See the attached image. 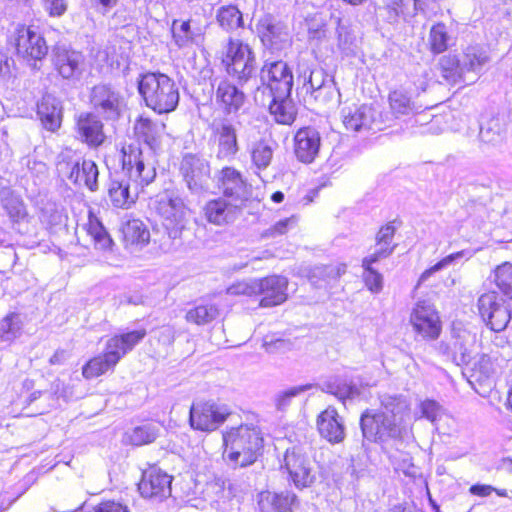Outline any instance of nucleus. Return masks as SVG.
I'll return each mask as SVG.
<instances>
[{
    "mask_svg": "<svg viewBox=\"0 0 512 512\" xmlns=\"http://www.w3.org/2000/svg\"><path fill=\"white\" fill-rule=\"evenodd\" d=\"M52 61L55 69L64 79H78L84 71V55L66 45H57L53 49Z\"/></svg>",
    "mask_w": 512,
    "mask_h": 512,
    "instance_id": "21",
    "label": "nucleus"
},
{
    "mask_svg": "<svg viewBox=\"0 0 512 512\" xmlns=\"http://www.w3.org/2000/svg\"><path fill=\"white\" fill-rule=\"evenodd\" d=\"M297 219L295 216L283 219L275 223L264 233L265 237H276L285 234L291 227L295 226Z\"/></svg>",
    "mask_w": 512,
    "mask_h": 512,
    "instance_id": "62",
    "label": "nucleus"
},
{
    "mask_svg": "<svg viewBox=\"0 0 512 512\" xmlns=\"http://www.w3.org/2000/svg\"><path fill=\"white\" fill-rule=\"evenodd\" d=\"M420 410L423 417L436 424L445 414V409L435 400L426 399L421 402Z\"/></svg>",
    "mask_w": 512,
    "mask_h": 512,
    "instance_id": "56",
    "label": "nucleus"
},
{
    "mask_svg": "<svg viewBox=\"0 0 512 512\" xmlns=\"http://www.w3.org/2000/svg\"><path fill=\"white\" fill-rule=\"evenodd\" d=\"M146 336V330L145 329H139L130 331L121 335H118V337L121 340V344L123 345L126 353L131 351L139 342L143 340V338Z\"/></svg>",
    "mask_w": 512,
    "mask_h": 512,
    "instance_id": "61",
    "label": "nucleus"
},
{
    "mask_svg": "<svg viewBox=\"0 0 512 512\" xmlns=\"http://www.w3.org/2000/svg\"><path fill=\"white\" fill-rule=\"evenodd\" d=\"M312 385L306 384V385H300L291 387L287 390L281 391L277 393L274 397V403L279 411H284L287 407L290 406L292 399L299 394L311 389Z\"/></svg>",
    "mask_w": 512,
    "mask_h": 512,
    "instance_id": "54",
    "label": "nucleus"
},
{
    "mask_svg": "<svg viewBox=\"0 0 512 512\" xmlns=\"http://www.w3.org/2000/svg\"><path fill=\"white\" fill-rule=\"evenodd\" d=\"M395 247L396 245H390L388 243L384 244L376 241L374 252L364 257L365 265L374 264L381 259L389 257L393 253Z\"/></svg>",
    "mask_w": 512,
    "mask_h": 512,
    "instance_id": "60",
    "label": "nucleus"
},
{
    "mask_svg": "<svg viewBox=\"0 0 512 512\" xmlns=\"http://www.w3.org/2000/svg\"><path fill=\"white\" fill-rule=\"evenodd\" d=\"M216 20L228 32L243 26L242 13L235 5L221 6L217 10Z\"/></svg>",
    "mask_w": 512,
    "mask_h": 512,
    "instance_id": "42",
    "label": "nucleus"
},
{
    "mask_svg": "<svg viewBox=\"0 0 512 512\" xmlns=\"http://www.w3.org/2000/svg\"><path fill=\"white\" fill-rule=\"evenodd\" d=\"M180 174L192 194L203 195L210 190V165L204 158L190 153L184 155Z\"/></svg>",
    "mask_w": 512,
    "mask_h": 512,
    "instance_id": "10",
    "label": "nucleus"
},
{
    "mask_svg": "<svg viewBox=\"0 0 512 512\" xmlns=\"http://www.w3.org/2000/svg\"><path fill=\"white\" fill-rule=\"evenodd\" d=\"M222 63L227 73L240 84L246 83L256 71L255 54L251 47L231 37L224 46Z\"/></svg>",
    "mask_w": 512,
    "mask_h": 512,
    "instance_id": "6",
    "label": "nucleus"
},
{
    "mask_svg": "<svg viewBox=\"0 0 512 512\" xmlns=\"http://www.w3.org/2000/svg\"><path fill=\"white\" fill-rule=\"evenodd\" d=\"M336 23L338 46L343 52L349 53L352 51L356 40V37L350 27L349 20L338 17Z\"/></svg>",
    "mask_w": 512,
    "mask_h": 512,
    "instance_id": "51",
    "label": "nucleus"
},
{
    "mask_svg": "<svg viewBox=\"0 0 512 512\" xmlns=\"http://www.w3.org/2000/svg\"><path fill=\"white\" fill-rule=\"evenodd\" d=\"M113 364L104 354L90 359L82 368V375L85 379H93L103 375L114 368Z\"/></svg>",
    "mask_w": 512,
    "mask_h": 512,
    "instance_id": "46",
    "label": "nucleus"
},
{
    "mask_svg": "<svg viewBox=\"0 0 512 512\" xmlns=\"http://www.w3.org/2000/svg\"><path fill=\"white\" fill-rule=\"evenodd\" d=\"M212 140L217 146L216 157L220 160H232L239 150L237 132L229 119L214 120L210 126Z\"/></svg>",
    "mask_w": 512,
    "mask_h": 512,
    "instance_id": "18",
    "label": "nucleus"
},
{
    "mask_svg": "<svg viewBox=\"0 0 512 512\" xmlns=\"http://www.w3.org/2000/svg\"><path fill=\"white\" fill-rule=\"evenodd\" d=\"M45 11L52 17H60L67 10L66 0H41Z\"/></svg>",
    "mask_w": 512,
    "mask_h": 512,
    "instance_id": "63",
    "label": "nucleus"
},
{
    "mask_svg": "<svg viewBox=\"0 0 512 512\" xmlns=\"http://www.w3.org/2000/svg\"><path fill=\"white\" fill-rule=\"evenodd\" d=\"M363 280L366 287L372 293H379L383 288V276L372 268V264L365 265L364 259L362 260Z\"/></svg>",
    "mask_w": 512,
    "mask_h": 512,
    "instance_id": "55",
    "label": "nucleus"
},
{
    "mask_svg": "<svg viewBox=\"0 0 512 512\" xmlns=\"http://www.w3.org/2000/svg\"><path fill=\"white\" fill-rule=\"evenodd\" d=\"M413 330L423 339L434 340L441 332V321L433 305L426 301L418 302L410 315Z\"/></svg>",
    "mask_w": 512,
    "mask_h": 512,
    "instance_id": "16",
    "label": "nucleus"
},
{
    "mask_svg": "<svg viewBox=\"0 0 512 512\" xmlns=\"http://www.w3.org/2000/svg\"><path fill=\"white\" fill-rule=\"evenodd\" d=\"M298 504L297 495L291 491H262L258 495V506L261 512H294Z\"/></svg>",
    "mask_w": 512,
    "mask_h": 512,
    "instance_id": "29",
    "label": "nucleus"
},
{
    "mask_svg": "<svg viewBox=\"0 0 512 512\" xmlns=\"http://www.w3.org/2000/svg\"><path fill=\"white\" fill-rule=\"evenodd\" d=\"M263 437L258 427L242 424L223 432V443L227 459L235 466L253 464L263 449Z\"/></svg>",
    "mask_w": 512,
    "mask_h": 512,
    "instance_id": "2",
    "label": "nucleus"
},
{
    "mask_svg": "<svg viewBox=\"0 0 512 512\" xmlns=\"http://www.w3.org/2000/svg\"><path fill=\"white\" fill-rule=\"evenodd\" d=\"M220 188L224 197L243 205L249 197V190L239 171L232 167H225L219 176Z\"/></svg>",
    "mask_w": 512,
    "mask_h": 512,
    "instance_id": "28",
    "label": "nucleus"
},
{
    "mask_svg": "<svg viewBox=\"0 0 512 512\" xmlns=\"http://www.w3.org/2000/svg\"><path fill=\"white\" fill-rule=\"evenodd\" d=\"M172 477L157 467H150L142 474L138 489L142 497L163 501L171 495Z\"/></svg>",
    "mask_w": 512,
    "mask_h": 512,
    "instance_id": "19",
    "label": "nucleus"
},
{
    "mask_svg": "<svg viewBox=\"0 0 512 512\" xmlns=\"http://www.w3.org/2000/svg\"><path fill=\"white\" fill-rule=\"evenodd\" d=\"M320 146L321 137L315 128H301L294 136V153L302 163H312L319 154Z\"/></svg>",
    "mask_w": 512,
    "mask_h": 512,
    "instance_id": "25",
    "label": "nucleus"
},
{
    "mask_svg": "<svg viewBox=\"0 0 512 512\" xmlns=\"http://www.w3.org/2000/svg\"><path fill=\"white\" fill-rule=\"evenodd\" d=\"M89 100L96 115L105 120H117L125 107L121 93L108 84L95 85L91 89Z\"/></svg>",
    "mask_w": 512,
    "mask_h": 512,
    "instance_id": "11",
    "label": "nucleus"
},
{
    "mask_svg": "<svg viewBox=\"0 0 512 512\" xmlns=\"http://www.w3.org/2000/svg\"><path fill=\"white\" fill-rule=\"evenodd\" d=\"M461 61L462 70L467 77L468 83H473L483 67L490 61L486 49L480 46H469L466 48Z\"/></svg>",
    "mask_w": 512,
    "mask_h": 512,
    "instance_id": "31",
    "label": "nucleus"
},
{
    "mask_svg": "<svg viewBox=\"0 0 512 512\" xmlns=\"http://www.w3.org/2000/svg\"><path fill=\"white\" fill-rule=\"evenodd\" d=\"M259 86L255 93V100L259 101V95L270 98H288L293 87V74L288 64L282 60L266 61L260 70Z\"/></svg>",
    "mask_w": 512,
    "mask_h": 512,
    "instance_id": "5",
    "label": "nucleus"
},
{
    "mask_svg": "<svg viewBox=\"0 0 512 512\" xmlns=\"http://www.w3.org/2000/svg\"><path fill=\"white\" fill-rule=\"evenodd\" d=\"M466 255V251L462 250L456 253H452L443 259H441L439 262L431 266L430 268L426 269L420 276L418 283L421 284L428 280V278L433 275L434 273L448 267L451 265L454 261L462 258Z\"/></svg>",
    "mask_w": 512,
    "mask_h": 512,
    "instance_id": "57",
    "label": "nucleus"
},
{
    "mask_svg": "<svg viewBox=\"0 0 512 512\" xmlns=\"http://www.w3.org/2000/svg\"><path fill=\"white\" fill-rule=\"evenodd\" d=\"M16 50L23 58L42 60L48 53V46L32 27L21 26L17 29Z\"/></svg>",
    "mask_w": 512,
    "mask_h": 512,
    "instance_id": "22",
    "label": "nucleus"
},
{
    "mask_svg": "<svg viewBox=\"0 0 512 512\" xmlns=\"http://www.w3.org/2000/svg\"><path fill=\"white\" fill-rule=\"evenodd\" d=\"M259 102L263 106H268L270 114L277 123L289 125L295 120L296 110L290 97L277 98L273 96L266 99L262 97Z\"/></svg>",
    "mask_w": 512,
    "mask_h": 512,
    "instance_id": "34",
    "label": "nucleus"
},
{
    "mask_svg": "<svg viewBox=\"0 0 512 512\" xmlns=\"http://www.w3.org/2000/svg\"><path fill=\"white\" fill-rule=\"evenodd\" d=\"M219 315V309L216 305L205 304L198 305L187 311L185 319L189 323L196 325H205L216 319Z\"/></svg>",
    "mask_w": 512,
    "mask_h": 512,
    "instance_id": "43",
    "label": "nucleus"
},
{
    "mask_svg": "<svg viewBox=\"0 0 512 512\" xmlns=\"http://www.w3.org/2000/svg\"><path fill=\"white\" fill-rule=\"evenodd\" d=\"M215 99L226 114H233L243 107L246 95L234 83L228 79H222L217 85Z\"/></svg>",
    "mask_w": 512,
    "mask_h": 512,
    "instance_id": "30",
    "label": "nucleus"
},
{
    "mask_svg": "<svg viewBox=\"0 0 512 512\" xmlns=\"http://www.w3.org/2000/svg\"><path fill=\"white\" fill-rule=\"evenodd\" d=\"M494 282L507 298L512 299V264L499 265L494 272Z\"/></svg>",
    "mask_w": 512,
    "mask_h": 512,
    "instance_id": "48",
    "label": "nucleus"
},
{
    "mask_svg": "<svg viewBox=\"0 0 512 512\" xmlns=\"http://www.w3.org/2000/svg\"><path fill=\"white\" fill-rule=\"evenodd\" d=\"M300 77L304 78L302 91L305 93L306 97H309L315 93V91L324 86L327 79H333L321 68H306L305 70L300 71L299 78Z\"/></svg>",
    "mask_w": 512,
    "mask_h": 512,
    "instance_id": "41",
    "label": "nucleus"
},
{
    "mask_svg": "<svg viewBox=\"0 0 512 512\" xmlns=\"http://www.w3.org/2000/svg\"><path fill=\"white\" fill-rule=\"evenodd\" d=\"M441 76L450 84L468 83L461 61L455 55H445L439 60Z\"/></svg>",
    "mask_w": 512,
    "mask_h": 512,
    "instance_id": "37",
    "label": "nucleus"
},
{
    "mask_svg": "<svg viewBox=\"0 0 512 512\" xmlns=\"http://www.w3.org/2000/svg\"><path fill=\"white\" fill-rule=\"evenodd\" d=\"M250 154L253 164L258 169H265L271 163L273 149L267 141L260 140L251 146Z\"/></svg>",
    "mask_w": 512,
    "mask_h": 512,
    "instance_id": "47",
    "label": "nucleus"
},
{
    "mask_svg": "<svg viewBox=\"0 0 512 512\" xmlns=\"http://www.w3.org/2000/svg\"><path fill=\"white\" fill-rule=\"evenodd\" d=\"M123 234L126 241L132 244H147L150 239L149 230L139 219L129 220L123 228Z\"/></svg>",
    "mask_w": 512,
    "mask_h": 512,
    "instance_id": "44",
    "label": "nucleus"
},
{
    "mask_svg": "<svg viewBox=\"0 0 512 512\" xmlns=\"http://www.w3.org/2000/svg\"><path fill=\"white\" fill-rule=\"evenodd\" d=\"M326 391L340 400L352 399L360 394L359 388L346 381L335 380L326 384Z\"/></svg>",
    "mask_w": 512,
    "mask_h": 512,
    "instance_id": "53",
    "label": "nucleus"
},
{
    "mask_svg": "<svg viewBox=\"0 0 512 512\" xmlns=\"http://www.w3.org/2000/svg\"><path fill=\"white\" fill-rule=\"evenodd\" d=\"M172 33L175 44L179 48L189 47L192 44H199L203 36L201 28L192 27L190 20H175L172 25Z\"/></svg>",
    "mask_w": 512,
    "mask_h": 512,
    "instance_id": "36",
    "label": "nucleus"
},
{
    "mask_svg": "<svg viewBox=\"0 0 512 512\" xmlns=\"http://www.w3.org/2000/svg\"><path fill=\"white\" fill-rule=\"evenodd\" d=\"M88 235L91 236L94 241V245L97 249L107 250L109 249L113 241L97 217L89 214L88 223L85 226Z\"/></svg>",
    "mask_w": 512,
    "mask_h": 512,
    "instance_id": "40",
    "label": "nucleus"
},
{
    "mask_svg": "<svg viewBox=\"0 0 512 512\" xmlns=\"http://www.w3.org/2000/svg\"><path fill=\"white\" fill-rule=\"evenodd\" d=\"M24 321L20 314L10 313L0 321V339L11 343L21 336Z\"/></svg>",
    "mask_w": 512,
    "mask_h": 512,
    "instance_id": "39",
    "label": "nucleus"
},
{
    "mask_svg": "<svg viewBox=\"0 0 512 512\" xmlns=\"http://www.w3.org/2000/svg\"><path fill=\"white\" fill-rule=\"evenodd\" d=\"M231 415L226 404L214 401L193 403L190 408L189 422L193 429L212 432L218 429Z\"/></svg>",
    "mask_w": 512,
    "mask_h": 512,
    "instance_id": "9",
    "label": "nucleus"
},
{
    "mask_svg": "<svg viewBox=\"0 0 512 512\" xmlns=\"http://www.w3.org/2000/svg\"><path fill=\"white\" fill-rule=\"evenodd\" d=\"M56 169L60 176L78 188L85 187L92 192L98 189L99 171L96 163L85 159L76 150L63 149L57 157Z\"/></svg>",
    "mask_w": 512,
    "mask_h": 512,
    "instance_id": "4",
    "label": "nucleus"
},
{
    "mask_svg": "<svg viewBox=\"0 0 512 512\" xmlns=\"http://www.w3.org/2000/svg\"><path fill=\"white\" fill-rule=\"evenodd\" d=\"M257 295H261V307H273L287 300L288 280L286 277L271 275L257 281Z\"/></svg>",
    "mask_w": 512,
    "mask_h": 512,
    "instance_id": "24",
    "label": "nucleus"
},
{
    "mask_svg": "<svg viewBox=\"0 0 512 512\" xmlns=\"http://www.w3.org/2000/svg\"><path fill=\"white\" fill-rule=\"evenodd\" d=\"M157 437V428L152 424L135 427L127 433V440L135 446H141L153 442Z\"/></svg>",
    "mask_w": 512,
    "mask_h": 512,
    "instance_id": "50",
    "label": "nucleus"
},
{
    "mask_svg": "<svg viewBox=\"0 0 512 512\" xmlns=\"http://www.w3.org/2000/svg\"><path fill=\"white\" fill-rule=\"evenodd\" d=\"M473 343L474 336L469 331L453 325L450 339L441 343L440 350L456 365H467L471 361Z\"/></svg>",
    "mask_w": 512,
    "mask_h": 512,
    "instance_id": "20",
    "label": "nucleus"
},
{
    "mask_svg": "<svg viewBox=\"0 0 512 512\" xmlns=\"http://www.w3.org/2000/svg\"><path fill=\"white\" fill-rule=\"evenodd\" d=\"M242 204L228 199L227 197H219L208 201L204 208V216L206 220L214 225H226L234 222L239 216Z\"/></svg>",
    "mask_w": 512,
    "mask_h": 512,
    "instance_id": "23",
    "label": "nucleus"
},
{
    "mask_svg": "<svg viewBox=\"0 0 512 512\" xmlns=\"http://www.w3.org/2000/svg\"><path fill=\"white\" fill-rule=\"evenodd\" d=\"M342 123L347 131L364 133L381 130L380 114L371 105H352L341 110Z\"/></svg>",
    "mask_w": 512,
    "mask_h": 512,
    "instance_id": "12",
    "label": "nucleus"
},
{
    "mask_svg": "<svg viewBox=\"0 0 512 512\" xmlns=\"http://www.w3.org/2000/svg\"><path fill=\"white\" fill-rule=\"evenodd\" d=\"M37 114L43 126L49 131H56L62 121V107L60 102L51 95H46L38 104Z\"/></svg>",
    "mask_w": 512,
    "mask_h": 512,
    "instance_id": "33",
    "label": "nucleus"
},
{
    "mask_svg": "<svg viewBox=\"0 0 512 512\" xmlns=\"http://www.w3.org/2000/svg\"><path fill=\"white\" fill-rule=\"evenodd\" d=\"M449 39L447 28L443 23L433 25L429 33L431 51L436 54L444 52L448 48Z\"/></svg>",
    "mask_w": 512,
    "mask_h": 512,
    "instance_id": "49",
    "label": "nucleus"
},
{
    "mask_svg": "<svg viewBox=\"0 0 512 512\" xmlns=\"http://www.w3.org/2000/svg\"><path fill=\"white\" fill-rule=\"evenodd\" d=\"M418 5V0H381L378 10L385 12V18L389 23H395L400 16L414 14Z\"/></svg>",
    "mask_w": 512,
    "mask_h": 512,
    "instance_id": "35",
    "label": "nucleus"
},
{
    "mask_svg": "<svg viewBox=\"0 0 512 512\" xmlns=\"http://www.w3.org/2000/svg\"><path fill=\"white\" fill-rule=\"evenodd\" d=\"M103 354L115 365L127 354L118 335L107 340Z\"/></svg>",
    "mask_w": 512,
    "mask_h": 512,
    "instance_id": "58",
    "label": "nucleus"
},
{
    "mask_svg": "<svg viewBox=\"0 0 512 512\" xmlns=\"http://www.w3.org/2000/svg\"><path fill=\"white\" fill-rule=\"evenodd\" d=\"M122 167L129 182L112 180L108 193L115 207L129 208L136 201L140 190L155 180V161L150 154L130 149L124 151Z\"/></svg>",
    "mask_w": 512,
    "mask_h": 512,
    "instance_id": "1",
    "label": "nucleus"
},
{
    "mask_svg": "<svg viewBox=\"0 0 512 512\" xmlns=\"http://www.w3.org/2000/svg\"><path fill=\"white\" fill-rule=\"evenodd\" d=\"M283 467L297 488L309 487L315 480L312 463L299 447L287 449Z\"/></svg>",
    "mask_w": 512,
    "mask_h": 512,
    "instance_id": "15",
    "label": "nucleus"
},
{
    "mask_svg": "<svg viewBox=\"0 0 512 512\" xmlns=\"http://www.w3.org/2000/svg\"><path fill=\"white\" fill-rule=\"evenodd\" d=\"M76 131L81 141L90 147H98L105 140L103 123L94 113H81L77 118Z\"/></svg>",
    "mask_w": 512,
    "mask_h": 512,
    "instance_id": "27",
    "label": "nucleus"
},
{
    "mask_svg": "<svg viewBox=\"0 0 512 512\" xmlns=\"http://www.w3.org/2000/svg\"><path fill=\"white\" fill-rule=\"evenodd\" d=\"M478 310L487 326L495 332L503 331L510 319V311L496 292H488L478 299Z\"/></svg>",
    "mask_w": 512,
    "mask_h": 512,
    "instance_id": "17",
    "label": "nucleus"
},
{
    "mask_svg": "<svg viewBox=\"0 0 512 512\" xmlns=\"http://www.w3.org/2000/svg\"><path fill=\"white\" fill-rule=\"evenodd\" d=\"M156 213L170 239H179L187 224L188 210L179 197L162 196L155 203Z\"/></svg>",
    "mask_w": 512,
    "mask_h": 512,
    "instance_id": "8",
    "label": "nucleus"
},
{
    "mask_svg": "<svg viewBox=\"0 0 512 512\" xmlns=\"http://www.w3.org/2000/svg\"><path fill=\"white\" fill-rule=\"evenodd\" d=\"M257 34L265 47L281 51L291 45L287 25L270 14L263 15L256 24Z\"/></svg>",
    "mask_w": 512,
    "mask_h": 512,
    "instance_id": "13",
    "label": "nucleus"
},
{
    "mask_svg": "<svg viewBox=\"0 0 512 512\" xmlns=\"http://www.w3.org/2000/svg\"><path fill=\"white\" fill-rule=\"evenodd\" d=\"M363 437L371 442L386 443L401 436V428L392 412L366 410L360 418Z\"/></svg>",
    "mask_w": 512,
    "mask_h": 512,
    "instance_id": "7",
    "label": "nucleus"
},
{
    "mask_svg": "<svg viewBox=\"0 0 512 512\" xmlns=\"http://www.w3.org/2000/svg\"><path fill=\"white\" fill-rule=\"evenodd\" d=\"M0 201L3 209L7 212L9 218L18 222L27 215L26 207L19 195H16L11 189L4 188L0 193Z\"/></svg>",
    "mask_w": 512,
    "mask_h": 512,
    "instance_id": "38",
    "label": "nucleus"
},
{
    "mask_svg": "<svg viewBox=\"0 0 512 512\" xmlns=\"http://www.w3.org/2000/svg\"><path fill=\"white\" fill-rule=\"evenodd\" d=\"M138 90L147 107L158 114L174 111L179 103L176 82L163 73H147L138 82Z\"/></svg>",
    "mask_w": 512,
    "mask_h": 512,
    "instance_id": "3",
    "label": "nucleus"
},
{
    "mask_svg": "<svg viewBox=\"0 0 512 512\" xmlns=\"http://www.w3.org/2000/svg\"><path fill=\"white\" fill-rule=\"evenodd\" d=\"M93 512H129V510L120 502L103 501L93 509Z\"/></svg>",
    "mask_w": 512,
    "mask_h": 512,
    "instance_id": "64",
    "label": "nucleus"
},
{
    "mask_svg": "<svg viewBox=\"0 0 512 512\" xmlns=\"http://www.w3.org/2000/svg\"><path fill=\"white\" fill-rule=\"evenodd\" d=\"M339 97L340 93L336 87L334 79H327L324 86L309 96L310 100H313L320 105H327L332 102H337Z\"/></svg>",
    "mask_w": 512,
    "mask_h": 512,
    "instance_id": "52",
    "label": "nucleus"
},
{
    "mask_svg": "<svg viewBox=\"0 0 512 512\" xmlns=\"http://www.w3.org/2000/svg\"><path fill=\"white\" fill-rule=\"evenodd\" d=\"M507 122L505 117L493 115L483 118L480 123L479 139L489 145L501 144L506 136Z\"/></svg>",
    "mask_w": 512,
    "mask_h": 512,
    "instance_id": "32",
    "label": "nucleus"
},
{
    "mask_svg": "<svg viewBox=\"0 0 512 512\" xmlns=\"http://www.w3.org/2000/svg\"><path fill=\"white\" fill-rule=\"evenodd\" d=\"M257 281L253 279L250 281H241L232 284L227 288V293L234 296H253L257 295Z\"/></svg>",
    "mask_w": 512,
    "mask_h": 512,
    "instance_id": "59",
    "label": "nucleus"
},
{
    "mask_svg": "<svg viewBox=\"0 0 512 512\" xmlns=\"http://www.w3.org/2000/svg\"><path fill=\"white\" fill-rule=\"evenodd\" d=\"M389 104L396 116L408 115L413 112L414 104L409 92L404 89L394 90L389 94Z\"/></svg>",
    "mask_w": 512,
    "mask_h": 512,
    "instance_id": "45",
    "label": "nucleus"
},
{
    "mask_svg": "<svg viewBox=\"0 0 512 512\" xmlns=\"http://www.w3.org/2000/svg\"><path fill=\"white\" fill-rule=\"evenodd\" d=\"M317 428L320 435L332 444L341 443L345 439V425L338 411L329 406L317 417Z\"/></svg>",
    "mask_w": 512,
    "mask_h": 512,
    "instance_id": "26",
    "label": "nucleus"
},
{
    "mask_svg": "<svg viewBox=\"0 0 512 512\" xmlns=\"http://www.w3.org/2000/svg\"><path fill=\"white\" fill-rule=\"evenodd\" d=\"M165 129L166 125L161 121H152L148 118L140 117L135 123L134 130L138 139L147 146V149L132 146L124 147L122 149V156H124V151H129L130 149L141 151L142 153L150 154L156 165V153L161 149Z\"/></svg>",
    "mask_w": 512,
    "mask_h": 512,
    "instance_id": "14",
    "label": "nucleus"
}]
</instances>
